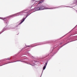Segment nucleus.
I'll use <instances>...</instances> for the list:
<instances>
[{
    "instance_id": "obj_4",
    "label": "nucleus",
    "mask_w": 77,
    "mask_h": 77,
    "mask_svg": "<svg viewBox=\"0 0 77 77\" xmlns=\"http://www.w3.org/2000/svg\"><path fill=\"white\" fill-rule=\"evenodd\" d=\"M25 11H21L20 12V14H23V13H24V12H25Z\"/></svg>"
},
{
    "instance_id": "obj_2",
    "label": "nucleus",
    "mask_w": 77,
    "mask_h": 77,
    "mask_svg": "<svg viewBox=\"0 0 77 77\" xmlns=\"http://www.w3.org/2000/svg\"><path fill=\"white\" fill-rule=\"evenodd\" d=\"M48 63V62H47L46 63H45V66L43 67V69L44 70L45 69V68H46V66H47V63Z\"/></svg>"
},
{
    "instance_id": "obj_1",
    "label": "nucleus",
    "mask_w": 77,
    "mask_h": 77,
    "mask_svg": "<svg viewBox=\"0 0 77 77\" xmlns=\"http://www.w3.org/2000/svg\"><path fill=\"white\" fill-rule=\"evenodd\" d=\"M49 8H46L45 7L42 6L39 7H35L34 8V10L35 11H39L40 10H44V9H48Z\"/></svg>"
},
{
    "instance_id": "obj_6",
    "label": "nucleus",
    "mask_w": 77,
    "mask_h": 77,
    "mask_svg": "<svg viewBox=\"0 0 77 77\" xmlns=\"http://www.w3.org/2000/svg\"><path fill=\"white\" fill-rule=\"evenodd\" d=\"M11 59V58H8L7 59V60H10V59Z\"/></svg>"
},
{
    "instance_id": "obj_12",
    "label": "nucleus",
    "mask_w": 77,
    "mask_h": 77,
    "mask_svg": "<svg viewBox=\"0 0 77 77\" xmlns=\"http://www.w3.org/2000/svg\"><path fill=\"white\" fill-rule=\"evenodd\" d=\"M19 61H17V62H18Z\"/></svg>"
},
{
    "instance_id": "obj_10",
    "label": "nucleus",
    "mask_w": 77,
    "mask_h": 77,
    "mask_svg": "<svg viewBox=\"0 0 77 77\" xmlns=\"http://www.w3.org/2000/svg\"><path fill=\"white\" fill-rule=\"evenodd\" d=\"M37 45H34V46H37Z\"/></svg>"
},
{
    "instance_id": "obj_7",
    "label": "nucleus",
    "mask_w": 77,
    "mask_h": 77,
    "mask_svg": "<svg viewBox=\"0 0 77 77\" xmlns=\"http://www.w3.org/2000/svg\"><path fill=\"white\" fill-rule=\"evenodd\" d=\"M26 47H30V46H26Z\"/></svg>"
},
{
    "instance_id": "obj_8",
    "label": "nucleus",
    "mask_w": 77,
    "mask_h": 77,
    "mask_svg": "<svg viewBox=\"0 0 77 77\" xmlns=\"http://www.w3.org/2000/svg\"><path fill=\"white\" fill-rule=\"evenodd\" d=\"M27 17H28V15H27V16H26V18Z\"/></svg>"
},
{
    "instance_id": "obj_9",
    "label": "nucleus",
    "mask_w": 77,
    "mask_h": 77,
    "mask_svg": "<svg viewBox=\"0 0 77 77\" xmlns=\"http://www.w3.org/2000/svg\"><path fill=\"white\" fill-rule=\"evenodd\" d=\"M32 59H33V57L32 56Z\"/></svg>"
},
{
    "instance_id": "obj_11",
    "label": "nucleus",
    "mask_w": 77,
    "mask_h": 77,
    "mask_svg": "<svg viewBox=\"0 0 77 77\" xmlns=\"http://www.w3.org/2000/svg\"><path fill=\"white\" fill-rule=\"evenodd\" d=\"M76 2H77V0H76Z\"/></svg>"
},
{
    "instance_id": "obj_5",
    "label": "nucleus",
    "mask_w": 77,
    "mask_h": 77,
    "mask_svg": "<svg viewBox=\"0 0 77 77\" xmlns=\"http://www.w3.org/2000/svg\"><path fill=\"white\" fill-rule=\"evenodd\" d=\"M42 3V1H40L38 4V5H39V4H41V3Z\"/></svg>"
},
{
    "instance_id": "obj_3",
    "label": "nucleus",
    "mask_w": 77,
    "mask_h": 77,
    "mask_svg": "<svg viewBox=\"0 0 77 77\" xmlns=\"http://www.w3.org/2000/svg\"><path fill=\"white\" fill-rule=\"evenodd\" d=\"M26 19V18H23V19L21 20V22H20V24H21V23H22L25 20V19Z\"/></svg>"
}]
</instances>
